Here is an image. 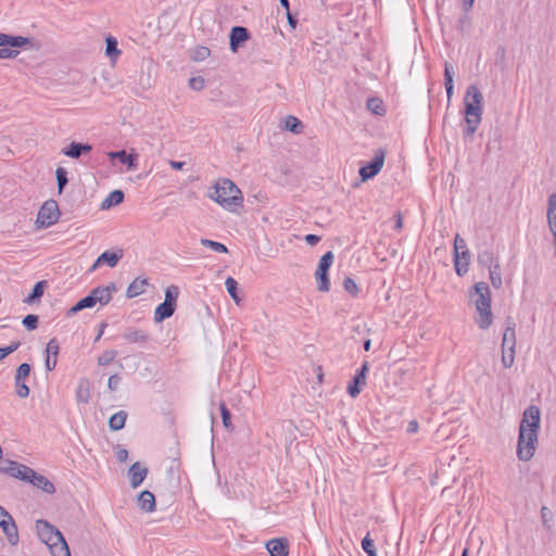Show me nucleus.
I'll use <instances>...</instances> for the list:
<instances>
[{"label": "nucleus", "mask_w": 556, "mask_h": 556, "mask_svg": "<svg viewBox=\"0 0 556 556\" xmlns=\"http://www.w3.org/2000/svg\"><path fill=\"white\" fill-rule=\"evenodd\" d=\"M116 356H117V352L115 350L105 351L98 357V365L106 366V365L111 364L115 359Z\"/></svg>", "instance_id": "obj_48"}, {"label": "nucleus", "mask_w": 556, "mask_h": 556, "mask_svg": "<svg viewBox=\"0 0 556 556\" xmlns=\"http://www.w3.org/2000/svg\"><path fill=\"white\" fill-rule=\"evenodd\" d=\"M0 473L29 483L34 469L15 460L3 459L0 463Z\"/></svg>", "instance_id": "obj_7"}, {"label": "nucleus", "mask_w": 556, "mask_h": 556, "mask_svg": "<svg viewBox=\"0 0 556 556\" xmlns=\"http://www.w3.org/2000/svg\"><path fill=\"white\" fill-rule=\"evenodd\" d=\"M111 160H118L122 164L128 166V168H135L137 166V154H129L125 150L111 152Z\"/></svg>", "instance_id": "obj_28"}, {"label": "nucleus", "mask_w": 556, "mask_h": 556, "mask_svg": "<svg viewBox=\"0 0 556 556\" xmlns=\"http://www.w3.org/2000/svg\"><path fill=\"white\" fill-rule=\"evenodd\" d=\"M250 38L249 30L243 26H235L230 30V48L237 51L238 47Z\"/></svg>", "instance_id": "obj_20"}, {"label": "nucleus", "mask_w": 556, "mask_h": 556, "mask_svg": "<svg viewBox=\"0 0 556 556\" xmlns=\"http://www.w3.org/2000/svg\"><path fill=\"white\" fill-rule=\"evenodd\" d=\"M402 228H403V217H402V213L400 211H397L394 214V229L400 231Z\"/></svg>", "instance_id": "obj_58"}, {"label": "nucleus", "mask_w": 556, "mask_h": 556, "mask_svg": "<svg viewBox=\"0 0 556 556\" xmlns=\"http://www.w3.org/2000/svg\"><path fill=\"white\" fill-rule=\"evenodd\" d=\"M201 244L203 247L212 249L213 251H215L217 253H227L228 252V249L224 243H220V242H217V241H214L211 239H204V238L201 239Z\"/></svg>", "instance_id": "obj_45"}, {"label": "nucleus", "mask_w": 556, "mask_h": 556, "mask_svg": "<svg viewBox=\"0 0 556 556\" xmlns=\"http://www.w3.org/2000/svg\"><path fill=\"white\" fill-rule=\"evenodd\" d=\"M96 304L93 302V298L90 296V294H88L87 296L80 299L75 305H73L66 313V315L70 317V316H73L75 314H77L78 312L85 309V308H91L93 307Z\"/></svg>", "instance_id": "obj_35"}, {"label": "nucleus", "mask_w": 556, "mask_h": 556, "mask_svg": "<svg viewBox=\"0 0 556 556\" xmlns=\"http://www.w3.org/2000/svg\"><path fill=\"white\" fill-rule=\"evenodd\" d=\"M0 527L2 531L4 532L8 541L12 545H16L18 543V530L17 526L13 519V517L10 515V518H5L0 521Z\"/></svg>", "instance_id": "obj_18"}, {"label": "nucleus", "mask_w": 556, "mask_h": 556, "mask_svg": "<svg viewBox=\"0 0 556 556\" xmlns=\"http://www.w3.org/2000/svg\"><path fill=\"white\" fill-rule=\"evenodd\" d=\"M214 191L208 193V198L214 200L225 210L230 212L243 205V197L240 189L228 178L218 180L214 187Z\"/></svg>", "instance_id": "obj_3"}, {"label": "nucleus", "mask_w": 556, "mask_h": 556, "mask_svg": "<svg viewBox=\"0 0 556 556\" xmlns=\"http://www.w3.org/2000/svg\"><path fill=\"white\" fill-rule=\"evenodd\" d=\"M460 249L462 250L466 249V242L463 238H460L457 235L455 238V242H454V251H455L454 265H455V270L458 276L465 275L468 271V265H469V262H465L464 268L460 267V254H459Z\"/></svg>", "instance_id": "obj_22"}, {"label": "nucleus", "mask_w": 556, "mask_h": 556, "mask_svg": "<svg viewBox=\"0 0 556 556\" xmlns=\"http://www.w3.org/2000/svg\"><path fill=\"white\" fill-rule=\"evenodd\" d=\"M176 307L172 306V304L161 303L156 306L154 311V321L161 323L164 319H167L174 315Z\"/></svg>", "instance_id": "obj_29"}, {"label": "nucleus", "mask_w": 556, "mask_h": 556, "mask_svg": "<svg viewBox=\"0 0 556 556\" xmlns=\"http://www.w3.org/2000/svg\"><path fill=\"white\" fill-rule=\"evenodd\" d=\"M116 291L114 282H110L108 286H99L90 291V296L93 298L94 304L101 306L106 305L112 300L113 293Z\"/></svg>", "instance_id": "obj_12"}, {"label": "nucleus", "mask_w": 556, "mask_h": 556, "mask_svg": "<svg viewBox=\"0 0 556 556\" xmlns=\"http://www.w3.org/2000/svg\"><path fill=\"white\" fill-rule=\"evenodd\" d=\"M14 47H0V59H13L17 56L18 51L13 49Z\"/></svg>", "instance_id": "obj_53"}, {"label": "nucleus", "mask_w": 556, "mask_h": 556, "mask_svg": "<svg viewBox=\"0 0 556 556\" xmlns=\"http://www.w3.org/2000/svg\"><path fill=\"white\" fill-rule=\"evenodd\" d=\"M334 255L331 251L325 253L318 263L315 271L317 289L319 292H328L330 290L329 269L333 263Z\"/></svg>", "instance_id": "obj_5"}, {"label": "nucleus", "mask_w": 556, "mask_h": 556, "mask_svg": "<svg viewBox=\"0 0 556 556\" xmlns=\"http://www.w3.org/2000/svg\"><path fill=\"white\" fill-rule=\"evenodd\" d=\"M285 128L293 134H300L303 130V124L298 117L289 115L285 121Z\"/></svg>", "instance_id": "obj_36"}, {"label": "nucleus", "mask_w": 556, "mask_h": 556, "mask_svg": "<svg viewBox=\"0 0 556 556\" xmlns=\"http://www.w3.org/2000/svg\"><path fill=\"white\" fill-rule=\"evenodd\" d=\"M21 346L20 341H13L5 348H0V361L4 359L8 355L15 352Z\"/></svg>", "instance_id": "obj_52"}, {"label": "nucleus", "mask_w": 556, "mask_h": 556, "mask_svg": "<svg viewBox=\"0 0 556 556\" xmlns=\"http://www.w3.org/2000/svg\"><path fill=\"white\" fill-rule=\"evenodd\" d=\"M502 350L516 351V323L511 316H508L505 319Z\"/></svg>", "instance_id": "obj_13"}, {"label": "nucleus", "mask_w": 556, "mask_h": 556, "mask_svg": "<svg viewBox=\"0 0 556 556\" xmlns=\"http://www.w3.org/2000/svg\"><path fill=\"white\" fill-rule=\"evenodd\" d=\"M38 316L34 314L26 315L22 324L27 330H35L38 327Z\"/></svg>", "instance_id": "obj_50"}, {"label": "nucleus", "mask_w": 556, "mask_h": 556, "mask_svg": "<svg viewBox=\"0 0 556 556\" xmlns=\"http://www.w3.org/2000/svg\"><path fill=\"white\" fill-rule=\"evenodd\" d=\"M305 241L309 245H316L320 241V237L317 235L308 233L305 236Z\"/></svg>", "instance_id": "obj_59"}, {"label": "nucleus", "mask_w": 556, "mask_h": 556, "mask_svg": "<svg viewBox=\"0 0 556 556\" xmlns=\"http://www.w3.org/2000/svg\"><path fill=\"white\" fill-rule=\"evenodd\" d=\"M138 506L147 513L155 510V496L152 492L144 490L138 495Z\"/></svg>", "instance_id": "obj_26"}, {"label": "nucleus", "mask_w": 556, "mask_h": 556, "mask_svg": "<svg viewBox=\"0 0 556 556\" xmlns=\"http://www.w3.org/2000/svg\"><path fill=\"white\" fill-rule=\"evenodd\" d=\"M116 458L118 462L121 463H124L127 460L128 458V451L125 450V448H119L117 452H116Z\"/></svg>", "instance_id": "obj_60"}, {"label": "nucleus", "mask_w": 556, "mask_h": 556, "mask_svg": "<svg viewBox=\"0 0 556 556\" xmlns=\"http://www.w3.org/2000/svg\"><path fill=\"white\" fill-rule=\"evenodd\" d=\"M124 192L122 190H113L109 193V195L102 201L101 208L108 210L112 206H116L124 201Z\"/></svg>", "instance_id": "obj_31"}, {"label": "nucleus", "mask_w": 556, "mask_h": 556, "mask_svg": "<svg viewBox=\"0 0 556 556\" xmlns=\"http://www.w3.org/2000/svg\"><path fill=\"white\" fill-rule=\"evenodd\" d=\"M31 39L23 36H11L0 33V47H24L29 45Z\"/></svg>", "instance_id": "obj_25"}, {"label": "nucleus", "mask_w": 556, "mask_h": 556, "mask_svg": "<svg viewBox=\"0 0 556 556\" xmlns=\"http://www.w3.org/2000/svg\"><path fill=\"white\" fill-rule=\"evenodd\" d=\"M123 338L128 343H138V344H144L149 342L150 336L146 330L137 329V328H128L123 333Z\"/></svg>", "instance_id": "obj_23"}, {"label": "nucleus", "mask_w": 556, "mask_h": 556, "mask_svg": "<svg viewBox=\"0 0 556 556\" xmlns=\"http://www.w3.org/2000/svg\"><path fill=\"white\" fill-rule=\"evenodd\" d=\"M210 54L211 51L207 47L199 46L192 50L190 58L195 62H201L206 60L210 56Z\"/></svg>", "instance_id": "obj_41"}, {"label": "nucleus", "mask_w": 556, "mask_h": 556, "mask_svg": "<svg viewBox=\"0 0 556 556\" xmlns=\"http://www.w3.org/2000/svg\"><path fill=\"white\" fill-rule=\"evenodd\" d=\"M540 514L543 527L548 531L552 530L554 516L551 509L546 506H543L540 510Z\"/></svg>", "instance_id": "obj_43"}, {"label": "nucleus", "mask_w": 556, "mask_h": 556, "mask_svg": "<svg viewBox=\"0 0 556 556\" xmlns=\"http://www.w3.org/2000/svg\"><path fill=\"white\" fill-rule=\"evenodd\" d=\"M516 351L502 350V365L504 368H510L515 363Z\"/></svg>", "instance_id": "obj_49"}, {"label": "nucleus", "mask_w": 556, "mask_h": 556, "mask_svg": "<svg viewBox=\"0 0 556 556\" xmlns=\"http://www.w3.org/2000/svg\"><path fill=\"white\" fill-rule=\"evenodd\" d=\"M464 102L466 122L464 135L466 137H470L476 132L478 126L480 125L483 111V96L477 86L471 85L467 88Z\"/></svg>", "instance_id": "obj_2"}, {"label": "nucleus", "mask_w": 556, "mask_h": 556, "mask_svg": "<svg viewBox=\"0 0 556 556\" xmlns=\"http://www.w3.org/2000/svg\"><path fill=\"white\" fill-rule=\"evenodd\" d=\"M204 79L202 77H192L189 80L190 88L194 90H202L204 88Z\"/></svg>", "instance_id": "obj_55"}, {"label": "nucleus", "mask_w": 556, "mask_h": 556, "mask_svg": "<svg viewBox=\"0 0 556 556\" xmlns=\"http://www.w3.org/2000/svg\"><path fill=\"white\" fill-rule=\"evenodd\" d=\"M286 15H287L288 24L290 25V27L292 29H294L296 27V24H298V20L295 17V15H293L291 13V11L286 12Z\"/></svg>", "instance_id": "obj_61"}, {"label": "nucleus", "mask_w": 556, "mask_h": 556, "mask_svg": "<svg viewBox=\"0 0 556 556\" xmlns=\"http://www.w3.org/2000/svg\"><path fill=\"white\" fill-rule=\"evenodd\" d=\"M53 556H71L68 545L63 538L60 543H55L53 546H49Z\"/></svg>", "instance_id": "obj_40"}, {"label": "nucleus", "mask_w": 556, "mask_h": 556, "mask_svg": "<svg viewBox=\"0 0 556 556\" xmlns=\"http://www.w3.org/2000/svg\"><path fill=\"white\" fill-rule=\"evenodd\" d=\"M362 548L364 552H370L375 548L374 540L370 539L369 533L362 540Z\"/></svg>", "instance_id": "obj_57"}, {"label": "nucleus", "mask_w": 556, "mask_h": 556, "mask_svg": "<svg viewBox=\"0 0 556 556\" xmlns=\"http://www.w3.org/2000/svg\"><path fill=\"white\" fill-rule=\"evenodd\" d=\"M369 370V363L363 362L361 368L356 370L352 381L348 384L346 391L351 397H356L366 386L367 372Z\"/></svg>", "instance_id": "obj_11"}, {"label": "nucleus", "mask_w": 556, "mask_h": 556, "mask_svg": "<svg viewBox=\"0 0 556 556\" xmlns=\"http://www.w3.org/2000/svg\"><path fill=\"white\" fill-rule=\"evenodd\" d=\"M60 218V210L58 202L54 200L46 201L37 215V228H48L58 223Z\"/></svg>", "instance_id": "obj_6"}, {"label": "nucleus", "mask_w": 556, "mask_h": 556, "mask_svg": "<svg viewBox=\"0 0 556 556\" xmlns=\"http://www.w3.org/2000/svg\"><path fill=\"white\" fill-rule=\"evenodd\" d=\"M547 220L551 230H556V193H552L547 201Z\"/></svg>", "instance_id": "obj_33"}, {"label": "nucleus", "mask_w": 556, "mask_h": 556, "mask_svg": "<svg viewBox=\"0 0 556 556\" xmlns=\"http://www.w3.org/2000/svg\"><path fill=\"white\" fill-rule=\"evenodd\" d=\"M36 530L40 540L48 546H53L55 543H60L64 538L59 529L43 519L36 521Z\"/></svg>", "instance_id": "obj_8"}, {"label": "nucleus", "mask_w": 556, "mask_h": 556, "mask_svg": "<svg viewBox=\"0 0 556 556\" xmlns=\"http://www.w3.org/2000/svg\"><path fill=\"white\" fill-rule=\"evenodd\" d=\"M418 429V422L416 420H413L408 424L407 432L413 433L416 432Z\"/></svg>", "instance_id": "obj_62"}, {"label": "nucleus", "mask_w": 556, "mask_h": 556, "mask_svg": "<svg viewBox=\"0 0 556 556\" xmlns=\"http://www.w3.org/2000/svg\"><path fill=\"white\" fill-rule=\"evenodd\" d=\"M148 286V279L146 278H136L127 288L126 295L128 299L136 298L146 291V287Z\"/></svg>", "instance_id": "obj_27"}, {"label": "nucleus", "mask_w": 556, "mask_h": 556, "mask_svg": "<svg viewBox=\"0 0 556 556\" xmlns=\"http://www.w3.org/2000/svg\"><path fill=\"white\" fill-rule=\"evenodd\" d=\"M344 290L352 296H356L358 293V286L351 277H346L343 281Z\"/></svg>", "instance_id": "obj_51"}, {"label": "nucleus", "mask_w": 556, "mask_h": 556, "mask_svg": "<svg viewBox=\"0 0 556 556\" xmlns=\"http://www.w3.org/2000/svg\"><path fill=\"white\" fill-rule=\"evenodd\" d=\"M270 556H288L289 541L286 538L271 539L266 543Z\"/></svg>", "instance_id": "obj_14"}, {"label": "nucleus", "mask_w": 556, "mask_h": 556, "mask_svg": "<svg viewBox=\"0 0 556 556\" xmlns=\"http://www.w3.org/2000/svg\"><path fill=\"white\" fill-rule=\"evenodd\" d=\"M55 176H56L58 190H59V193H61L68 182L67 172L64 167H58L55 170Z\"/></svg>", "instance_id": "obj_46"}, {"label": "nucleus", "mask_w": 556, "mask_h": 556, "mask_svg": "<svg viewBox=\"0 0 556 556\" xmlns=\"http://www.w3.org/2000/svg\"><path fill=\"white\" fill-rule=\"evenodd\" d=\"M92 146L89 143L71 142L62 150V153L72 159H79L83 154L89 153Z\"/></svg>", "instance_id": "obj_21"}, {"label": "nucleus", "mask_w": 556, "mask_h": 556, "mask_svg": "<svg viewBox=\"0 0 556 556\" xmlns=\"http://www.w3.org/2000/svg\"><path fill=\"white\" fill-rule=\"evenodd\" d=\"M453 76H454V72H453L452 65L445 63V67H444V86L445 87H448V86L454 87Z\"/></svg>", "instance_id": "obj_54"}, {"label": "nucleus", "mask_w": 556, "mask_h": 556, "mask_svg": "<svg viewBox=\"0 0 556 556\" xmlns=\"http://www.w3.org/2000/svg\"><path fill=\"white\" fill-rule=\"evenodd\" d=\"M31 479L29 483L37 489L42 490L43 492L48 494H53L55 492L54 484L43 475H40L34 470V475L30 476Z\"/></svg>", "instance_id": "obj_24"}, {"label": "nucleus", "mask_w": 556, "mask_h": 556, "mask_svg": "<svg viewBox=\"0 0 556 556\" xmlns=\"http://www.w3.org/2000/svg\"><path fill=\"white\" fill-rule=\"evenodd\" d=\"M219 409L222 415L223 425L227 430H233V426L231 424V413L227 408L224 402L219 403Z\"/></svg>", "instance_id": "obj_44"}, {"label": "nucleus", "mask_w": 556, "mask_h": 556, "mask_svg": "<svg viewBox=\"0 0 556 556\" xmlns=\"http://www.w3.org/2000/svg\"><path fill=\"white\" fill-rule=\"evenodd\" d=\"M123 254L119 252H114V251H104L103 253H101L98 258L96 260V262L93 263L92 267H91V270L100 267L101 265L105 264L108 265L109 267L113 268L117 265V263L119 262V260L122 258Z\"/></svg>", "instance_id": "obj_19"}, {"label": "nucleus", "mask_w": 556, "mask_h": 556, "mask_svg": "<svg viewBox=\"0 0 556 556\" xmlns=\"http://www.w3.org/2000/svg\"><path fill=\"white\" fill-rule=\"evenodd\" d=\"M5 518H10V514L2 506H0V521Z\"/></svg>", "instance_id": "obj_64"}, {"label": "nucleus", "mask_w": 556, "mask_h": 556, "mask_svg": "<svg viewBox=\"0 0 556 556\" xmlns=\"http://www.w3.org/2000/svg\"><path fill=\"white\" fill-rule=\"evenodd\" d=\"M169 165L172 168L174 169H182V167L185 166V162H179V161H170L169 162Z\"/></svg>", "instance_id": "obj_63"}, {"label": "nucleus", "mask_w": 556, "mask_h": 556, "mask_svg": "<svg viewBox=\"0 0 556 556\" xmlns=\"http://www.w3.org/2000/svg\"><path fill=\"white\" fill-rule=\"evenodd\" d=\"M540 428V409L531 405L523 412L519 425V435L517 443V456L520 460H530L535 452L538 442V430Z\"/></svg>", "instance_id": "obj_1"}, {"label": "nucleus", "mask_w": 556, "mask_h": 556, "mask_svg": "<svg viewBox=\"0 0 556 556\" xmlns=\"http://www.w3.org/2000/svg\"><path fill=\"white\" fill-rule=\"evenodd\" d=\"M127 419V413L125 410H119L113 414L109 419V427L113 431H118L125 427V422Z\"/></svg>", "instance_id": "obj_34"}, {"label": "nucleus", "mask_w": 556, "mask_h": 556, "mask_svg": "<svg viewBox=\"0 0 556 556\" xmlns=\"http://www.w3.org/2000/svg\"><path fill=\"white\" fill-rule=\"evenodd\" d=\"M47 288V281L40 280L35 283L31 292L24 299V303L26 304H33L40 300V298L43 295V292Z\"/></svg>", "instance_id": "obj_30"}, {"label": "nucleus", "mask_w": 556, "mask_h": 556, "mask_svg": "<svg viewBox=\"0 0 556 556\" xmlns=\"http://www.w3.org/2000/svg\"><path fill=\"white\" fill-rule=\"evenodd\" d=\"M148 472V468L142 466L139 462L134 463L128 470L130 485L134 489L138 488L147 478Z\"/></svg>", "instance_id": "obj_16"}, {"label": "nucleus", "mask_w": 556, "mask_h": 556, "mask_svg": "<svg viewBox=\"0 0 556 556\" xmlns=\"http://www.w3.org/2000/svg\"><path fill=\"white\" fill-rule=\"evenodd\" d=\"M179 295V288L175 285H170L165 290V300L163 303L172 304V306H177V299Z\"/></svg>", "instance_id": "obj_39"}, {"label": "nucleus", "mask_w": 556, "mask_h": 556, "mask_svg": "<svg viewBox=\"0 0 556 556\" xmlns=\"http://www.w3.org/2000/svg\"><path fill=\"white\" fill-rule=\"evenodd\" d=\"M119 382H121V377L119 375L115 374V375H112L110 378H109V381H108V388L111 390V391H116L118 386H119Z\"/></svg>", "instance_id": "obj_56"}, {"label": "nucleus", "mask_w": 556, "mask_h": 556, "mask_svg": "<svg viewBox=\"0 0 556 556\" xmlns=\"http://www.w3.org/2000/svg\"><path fill=\"white\" fill-rule=\"evenodd\" d=\"M366 104L367 109L376 115L382 116L386 113L383 102L379 98H369Z\"/></svg>", "instance_id": "obj_38"}, {"label": "nucleus", "mask_w": 556, "mask_h": 556, "mask_svg": "<svg viewBox=\"0 0 556 556\" xmlns=\"http://www.w3.org/2000/svg\"><path fill=\"white\" fill-rule=\"evenodd\" d=\"M488 269H489L490 280H491L492 286L495 289H501L502 288V283H503V281H502L501 265L496 264L492 268H488Z\"/></svg>", "instance_id": "obj_37"}, {"label": "nucleus", "mask_w": 556, "mask_h": 556, "mask_svg": "<svg viewBox=\"0 0 556 556\" xmlns=\"http://www.w3.org/2000/svg\"><path fill=\"white\" fill-rule=\"evenodd\" d=\"M226 289L229 295L236 301L239 302L238 296V282L235 278L228 277L225 281Z\"/></svg>", "instance_id": "obj_47"}, {"label": "nucleus", "mask_w": 556, "mask_h": 556, "mask_svg": "<svg viewBox=\"0 0 556 556\" xmlns=\"http://www.w3.org/2000/svg\"><path fill=\"white\" fill-rule=\"evenodd\" d=\"M471 296L475 298V306L478 313L476 323L482 330H486L493 323V314L491 311V291L486 282L480 281L473 286Z\"/></svg>", "instance_id": "obj_4"}, {"label": "nucleus", "mask_w": 556, "mask_h": 556, "mask_svg": "<svg viewBox=\"0 0 556 556\" xmlns=\"http://www.w3.org/2000/svg\"><path fill=\"white\" fill-rule=\"evenodd\" d=\"M478 262L480 265L486 268H492L496 264H500L498 258L494 255V252L490 249H486L479 253Z\"/></svg>", "instance_id": "obj_32"}, {"label": "nucleus", "mask_w": 556, "mask_h": 556, "mask_svg": "<svg viewBox=\"0 0 556 556\" xmlns=\"http://www.w3.org/2000/svg\"><path fill=\"white\" fill-rule=\"evenodd\" d=\"M31 367L27 363L21 364L15 371L14 387L15 393L21 399H26L29 395V388L26 384V380L30 375Z\"/></svg>", "instance_id": "obj_10"}, {"label": "nucleus", "mask_w": 556, "mask_h": 556, "mask_svg": "<svg viewBox=\"0 0 556 556\" xmlns=\"http://www.w3.org/2000/svg\"><path fill=\"white\" fill-rule=\"evenodd\" d=\"M91 397V382L88 378H80L76 390L75 399L78 404H88Z\"/></svg>", "instance_id": "obj_15"}, {"label": "nucleus", "mask_w": 556, "mask_h": 556, "mask_svg": "<svg viewBox=\"0 0 556 556\" xmlns=\"http://www.w3.org/2000/svg\"><path fill=\"white\" fill-rule=\"evenodd\" d=\"M47 358L45 362L46 369L51 371L55 368L58 363V355L60 352V345L55 338L50 339L46 348Z\"/></svg>", "instance_id": "obj_17"}, {"label": "nucleus", "mask_w": 556, "mask_h": 556, "mask_svg": "<svg viewBox=\"0 0 556 556\" xmlns=\"http://www.w3.org/2000/svg\"><path fill=\"white\" fill-rule=\"evenodd\" d=\"M384 157L386 151L383 149L376 150L372 160L358 170L362 181H367L380 173L384 164Z\"/></svg>", "instance_id": "obj_9"}, {"label": "nucleus", "mask_w": 556, "mask_h": 556, "mask_svg": "<svg viewBox=\"0 0 556 556\" xmlns=\"http://www.w3.org/2000/svg\"><path fill=\"white\" fill-rule=\"evenodd\" d=\"M105 53L111 59H116L121 54V50L117 48V40L114 37L106 38Z\"/></svg>", "instance_id": "obj_42"}]
</instances>
